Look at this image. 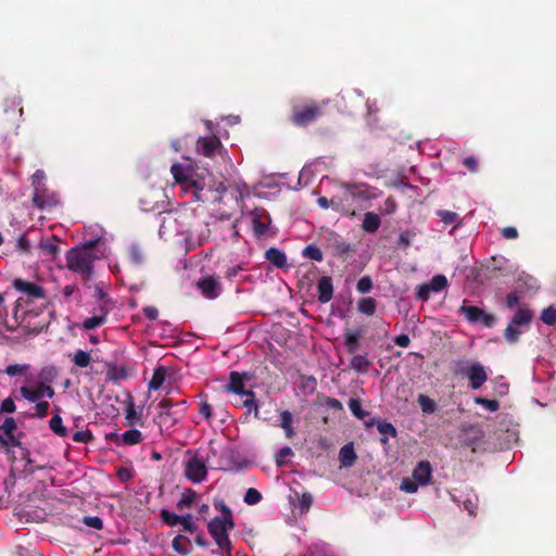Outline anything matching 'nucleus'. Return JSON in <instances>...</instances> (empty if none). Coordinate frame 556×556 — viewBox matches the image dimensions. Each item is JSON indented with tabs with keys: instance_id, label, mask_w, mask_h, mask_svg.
<instances>
[{
	"instance_id": "nucleus-1",
	"label": "nucleus",
	"mask_w": 556,
	"mask_h": 556,
	"mask_svg": "<svg viewBox=\"0 0 556 556\" xmlns=\"http://www.w3.org/2000/svg\"><path fill=\"white\" fill-rule=\"evenodd\" d=\"M100 241V238L89 240L68 250L65 256L66 267L71 271L81 275L85 280L91 279L93 275V263L99 258L93 250Z\"/></svg>"
},
{
	"instance_id": "nucleus-2",
	"label": "nucleus",
	"mask_w": 556,
	"mask_h": 556,
	"mask_svg": "<svg viewBox=\"0 0 556 556\" xmlns=\"http://www.w3.org/2000/svg\"><path fill=\"white\" fill-rule=\"evenodd\" d=\"M324 115L323 105L314 100H305L292 106L290 122L296 127H307Z\"/></svg>"
},
{
	"instance_id": "nucleus-3",
	"label": "nucleus",
	"mask_w": 556,
	"mask_h": 556,
	"mask_svg": "<svg viewBox=\"0 0 556 556\" xmlns=\"http://www.w3.org/2000/svg\"><path fill=\"white\" fill-rule=\"evenodd\" d=\"M533 319V312L526 305L519 306L504 331L505 340L510 343H517L520 339L522 327H529Z\"/></svg>"
},
{
	"instance_id": "nucleus-4",
	"label": "nucleus",
	"mask_w": 556,
	"mask_h": 556,
	"mask_svg": "<svg viewBox=\"0 0 556 556\" xmlns=\"http://www.w3.org/2000/svg\"><path fill=\"white\" fill-rule=\"evenodd\" d=\"M226 390L231 393L242 395V406L248 408V412H252L255 418H260L258 405L255 400V393L252 390H245L243 376L238 371H231L229 375V383L226 386Z\"/></svg>"
},
{
	"instance_id": "nucleus-5",
	"label": "nucleus",
	"mask_w": 556,
	"mask_h": 556,
	"mask_svg": "<svg viewBox=\"0 0 556 556\" xmlns=\"http://www.w3.org/2000/svg\"><path fill=\"white\" fill-rule=\"evenodd\" d=\"M235 527L233 520H225L214 517L207 525L208 533L222 551L231 552V543L228 532Z\"/></svg>"
},
{
	"instance_id": "nucleus-6",
	"label": "nucleus",
	"mask_w": 556,
	"mask_h": 556,
	"mask_svg": "<svg viewBox=\"0 0 556 556\" xmlns=\"http://www.w3.org/2000/svg\"><path fill=\"white\" fill-rule=\"evenodd\" d=\"M211 182L212 178L208 174L199 173L197 170L185 191L191 192L194 201L206 202L208 200L207 191L212 190Z\"/></svg>"
},
{
	"instance_id": "nucleus-7",
	"label": "nucleus",
	"mask_w": 556,
	"mask_h": 556,
	"mask_svg": "<svg viewBox=\"0 0 556 556\" xmlns=\"http://www.w3.org/2000/svg\"><path fill=\"white\" fill-rule=\"evenodd\" d=\"M459 312L466 317L468 321L475 324L480 323L485 327H492L496 320L493 314L486 313L478 306L463 304L459 308Z\"/></svg>"
},
{
	"instance_id": "nucleus-8",
	"label": "nucleus",
	"mask_w": 556,
	"mask_h": 556,
	"mask_svg": "<svg viewBox=\"0 0 556 556\" xmlns=\"http://www.w3.org/2000/svg\"><path fill=\"white\" fill-rule=\"evenodd\" d=\"M185 476L193 483L204 481L207 477V467L205 462L197 455L189 458L186 463Z\"/></svg>"
},
{
	"instance_id": "nucleus-9",
	"label": "nucleus",
	"mask_w": 556,
	"mask_h": 556,
	"mask_svg": "<svg viewBox=\"0 0 556 556\" xmlns=\"http://www.w3.org/2000/svg\"><path fill=\"white\" fill-rule=\"evenodd\" d=\"M458 372L468 378L470 387L473 390L480 389L488 380L485 368L480 363H472L466 368L462 367Z\"/></svg>"
},
{
	"instance_id": "nucleus-10",
	"label": "nucleus",
	"mask_w": 556,
	"mask_h": 556,
	"mask_svg": "<svg viewBox=\"0 0 556 556\" xmlns=\"http://www.w3.org/2000/svg\"><path fill=\"white\" fill-rule=\"evenodd\" d=\"M20 392L30 403L39 402L41 397L52 399L55 394L54 389L43 382H38L35 388L23 386Z\"/></svg>"
},
{
	"instance_id": "nucleus-11",
	"label": "nucleus",
	"mask_w": 556,
	"mask_h": 556,
	"mask_svg": "<svg viewBox=\"0 0 556 556\" xmlns=\"http://www.w3.org/2000/svg\"><path fill=\"white\" fill-rule=\"evenodd\" d=\"M250 215L254 236L256 238L265 236L268 226L271 223L268 212L263 207H256L250 213Z\"/></svg>"
},
{
	"instance_id": "nucleus-12",
	"label": "nucleus",
	"mask_w": 556,
	"mask_h": 556,
	"mask_svg": "<svg viewBox=\"0 0 556 556\" xmlns=\"http://www.w3.org/2000/svg\"><path fill=\"white\" fill-rule=\"evenodd\" d=\"M195 286L200 293L206 299L214 300L220 294V283L218 278L214 275L200 278L195 282Z\"/></svg>"
},
{
	"instance_id": "nucleus-13",
	"label": "nucleus",
	"mask_w": 556,
	"mask_h": 556,
	"mask_svg": "<svg viewBox=\"0 0 556 556\" xmlns=\"http://www.w3.org/2000/svg\"><path fill=\"white\" fill-rule=\"evenodd\" d=\"M197 172L192 165H184L180 163H174L170 166V173L176 184L180 185L184 190H187V186L192 180L193 174Z\"/></svg>"
},
{
	"instance_id": "nucleus-14",
	"label": "nucleus",
	"mask_w": 556,
	"mask_h": 556,
	"mask_svg": "<svg viewBox=\"0 0 556 556\" xmlns=\"http://www.w3.org/2000/svg\"><path fill=\"white\" fill-rule=\"evenodd\" d=\"M222 149V143L218 137H200L197 140V152L205 157H214Z\"/></svg>"
},
{
	"instance_id": "nucleus-15",
	"label": "nucleus",
	"mask_w": 556,
	"mask_h": 556,
	"mask_svg": "<svg viewBox=\"0 0 556 556\" xmlns=\"http://www.w3.org/2000/svg\"><path fill=\"white\" fill-rule=\"evenodd\" d=\"M13 287L17 291L27 294L31 299H42V298H45V290H43V288L38 286V285H36V283H33V282H29V281H26V280H23V279H15L14 282H13Z\"/></svg>"
},
{
	"instance_id": "nucleus-16",
	"label": "nucleus",
	"mask_w": 556,
	"mask_h": 556,
	"mask_svg": "<svg viewBox=\"0 0 556 556\" xmlns=\"http://www.w3.org/2000/svg\"><path fill=\"white\" fill-rule=\"evenodd\" d=\"M112 435L114 437V442L117 446H119V445H126V446L137 445V444L141 443L143 440L142 433L137 429H130V430L125 431L122 434L114 433Z\"/></svg>"
},
{
	"instance_id": "nucleus-17",
	"label": "nucleus",
	"mask_w": 556,
	"mask_h": 556,
	"mask_svg": "<svg viewBox=\"0 0 556 556\" xmlns=\"http://www.w3.org/2000/svg\"><path fill=\"white\" fill-rule=\"evenodd\" d=\"M318 301L320 303H328L333 295L332 279L329 276H323L317 282Z\"/></svg>"
},
{
	"instance_id": "nucleus-18",
	"label": "nucleus",
	"mask_w": 556,
	"mask_h": 556,
	"mask_svg": "<svg viewBox=\"0 0 556 556\" xmlns=\"http://www.w3.org/2000/svg\"><path fill=\"white\" fill-rule=\"evenodd\" d=\"M432 467L429 462L422 460L413 470V478L421 485H427L431 480Z\"/></svg>"
},
{
	"instance_id": "nucleus-19",
	"label": "nucleus",
	"mask_w": 556,
	"mask_h": 556,
	"mask_svg": "<svg viewBox=\"0 0 556 556\" xmlns=\"http://www.w3.org/2000/svg\"><path fill=\"white\" fill-rule=\"evenodd\" d=\"M185 404H186L185 401L174 404V402L170 399H163L157 405V407L160 408V414H159L156 420L160 425V428L162 429L163 425L166 424V418H168L170 416V408L174 405L184 406Z\"/></svg>"
},
{
	"instance_id": "nucleus-20",
	"label": "nucleus",
	"mask_w": 556,
	"mask_h": 556,
	"mask_svg": "<svg viewBox=\"0 0 556 556\" xmlns=\"http://www.w3.org/2000/svg\"><path fill=\"white\" fill-rule=\"evenodd\" d=\"M356 453L353 443H348L340 448L339 460L342 467H352L356 462Z\"/></svg>"
},
{
	"instance_id": "nucleus-21",
	"label": "nucleus",
	"mask_w": 556,
	"mask_h": 556,
	"mask_svg": "<svg viewBox=\"0 0 556 556\" xmlns=\"http://www.w3.org/2000/svg\"><path fill=\"white\" fill-rule=\"evenodd\" d=\"M127 255H128V262H129L130 266H132L134 268H138V267L142 266L147 261L144 251L138 244H132L128 249Z\"/></svg>"
},
{
	"instance_id": "nucleus-22",
	"label": "nucleus",
	"mask_w": 556,
	"mask_h": 556,
	"mask_svg": "<svg viewBox=\"0 0 556 556\" xmlns=\"http://www.w3.org/2000/svg\"><path fill=\"white\" fill-rule=\"evenodd\" d=\"M33 203L36 207L43 210L54 204L53 197L46 194L45 188L36 187L33 192Z\"/></svg>"
},
{
	"instance_id": "nucleus-23",
	"label": "nucleus",
	"mask_w": 556,
	"mask_h": 556,
	"mask_svg": "<svg viewBox=\"0 0 556 556\" xmlns=\"http://www.w3.org/2000/svg\"><path fill=\"white\" fill-rule=\"evenodd\" d=\"M266 260L277 268L287 267L286 254L277 248H269L265 252Z\"/></svg>"
},
{
	"instance_id": "nucleus-24",
	"label": "nucleus",
	"mask_w": 556,
	"mask_h": 556,
	"mask_svg": "<svg viewBox=\"0 0 556 556\" xmlns=\"http://www.w3.org/2000/svg\"><path fill=\"white\" fill-rule=\"evenodd\" d=\"M363 337L362 330H355V331H346L344 334V345L346 348V351L351 354H354L359 349V341Z\"/></svg>"
},
{
	"instance_id": "nucleus-25",
	"label": "nucleus",
	"mask_w": 556,
	"mask_h": 556,
	"mask_svg": "<svg viewBox=\"0 0 556 556\" xmlns=\"http://www.w3.org/2000/svg\"><path fill=\"white\" fill-rule=\"evenodd\" d=\"M125 419H126V426H128V427H134L137 425L143 426L141 413L137 412L135 403L132 402L131 399L127 402Z\"/></svg>"
},
{
	"instance_id": "nucleus-26",
	"label": "nucleus",
	"mask_w": 556,
	"mask_h": 556,
	"mask_svg": "<svg viewBox=\"0 0 556 556\" xmlns=\"http://www.w3.org/2000/svg\"><path fill=\"white\" fill-rule=\"evenodd\" d=\"M58 242L59 240L56 237H51L49 239L41 240L39 243V249L45 255L55 257L60 252Z\"/></svg>"
},
{
	"instance_id": "nucleus-27",
	"label": "nucleus",
	"mask_w": 556,
	"mask_h": 556,
	"mask_svg": "<svg viewBox=\"0 0 556 556\" xmlns=\"http://www.w3.org/2000/svg\"><path fill=\"white\" fill-rule=\"evenodd\" d=\"M21 435H23V432H20L18 435H15V432H11V434L0 433V446L7 453H9L11 447H22Z\"/></svg>"
},
{
	"instance_id": "nucleus-28",
	"label": "nucleus",
	"mask_w": 556,
	"mask_h": 556,
	"mask_svg": "<svg viewBox=\"0 0 556 556\" xmlns=\"http://www.w3.org/2000/svg\"><path fill=\"white\" fill-rule=\"evenodd\" d=\"M377 430L379 431L380 434H382V438L380 439V442L382 444L388 443V435L392 438H395L397 435L395 427L391 422H388L386 420L380 419L377 421Z\"/></svg>"
},
{
	"instance_id": "nucleus-29",
	"label": "nucleus",
	"mask_w": 556,
	"mask_h": 556,
	"mask_svg": "<svg viewBox=\"0 0 556 556\" xmlns=\"http://www.w3.org/2000/svg\"><path fill=\"white\" fill-rule=\"evenodd\" d=\"M371 363L367 358V354L354 355L351 359L350 367L356 372H367Z\"/></svg>"
},
{
	"instance_id": "nucleus-30",
	"label": "nucleus",
	"mask_w": 556,
	"mask_h": 556,
	"mask_svg": "<svg viewBox=\"0 0 556 556\" xmlns=\"http://www.w3.org/2000/svg\"><path fill=\"white\" fill-rule=\"evenodd\" d=\"M293 424V416L289 410L280 413V427L283 429L286 438L292 439L295 435Z\"/></svg>"
},
{
	"instance_id": "nucleus-31",
	"label": "nucleus",
	"mask_w": 556,
	"mask_h": 556,
	"mask_svg": "<svg viewBox=\"0 0 556 556\" xmlns=\"http://www.w3.org/2000/svg\"><path fill=\"white\" fill-rule=\"evenodd\" d=\"M106 377L110 381L117 382L128 377V370L125 366H116L114 364H106Z\"/></svg>"
},
{
	"instance_id": "nucleus-32",
	"label": "nucleus",
	"mask_w": 556,
	"mask_h": 556,
	"mask_svg": "<svg viewBox=\"0 0 556 556\" xmlns=\"http://www.w3.org/2000/svg\"><path fill=\"white\" fill-rule=\"evenodd\" d=\"M56 414L50 419L49 427L50 429L60 438H65L68 434L66 427L63 426L62 418L59 415L60 408H55Z\"/></svg>"
},
{
	"instance_id": "nucleus-33",
	"label": "nucleus",
	"mask_w": 556,
	"mask_h": 556,
	"mask_svg": "<svg viewBox=\"0 0 556 556\" xmlns=\"http://www.w3.org/2000/svg\"><path fill=\"white\" fill-rule=\"evenodd\" d=\"M377 301L374 298H362L357 302V311L367 316H372L376 313Z\"/></svg>"
},
{
	"instance_id": "nucleus-34",
	"label": "nucleus",
	"mask_w": 556,
	"mask_h": 556,
	"mask_svg": "<svg viewBox=\"0 0 556 556\" xmlns=\"http://www.w3.org/2000/svg\"><path fill=\"white\" fill-rule=\"evenodd\" d=\"M380 224L381 220L377 214L372 212H367L364 216L362 227L367 232H375L380 227Z\"/></svg>"
},
{
	"instance_id": "nucleus-35",
	"label": "nucleus",
	"mask_w": 556,
	"mask_h": 556,
	"mask_svg": "<svg viewBox=\"0 0 556 556\" xmlns=\"http://www.w3.org/2000/svg\"><path fill=\"white\" fill-rule=\"evenodd\" d=\"M188 544H190V540L180 534L175 536L172 541L173 549L182 556H187L191 553Z\"/></svg>"
},
{
	"instance_id": "nucleus-36",
	"label": "nucleus",
	"mask_w": 556,
	"mask_h": 556,
	"mask_svg": "<svg viewBox=\"0 0 556 556\" xmlns=\"http://www.w3.org/2000/svg\"><path fill=\"white\" fill-rule=\"evenodd\" d=\"M166 368L164 366H159L154 369L151 380L149 381L150 390H159L165 381L166 378Z\"/></svg>"
},
{
	"instance_id": "nucleus-37",
	"label": "nucleus",
	"mask_w": 556,
	"mask_h": 556,
	"mask_svg": "<svg viewBox=\"0 0 556 556\" xmlns=\"http://www.w3.org/2000/svg\"><path fill=\"white\" fill-rule=\"evenodd\" d=\"M198 494L194 490H187L182 493L180 500L177 503V508L182 510L184 508H189L195 502Z\"/></svg>"
},
{
	"instance_id": "nucleus-38",
	"label": "nucleus",
	"mask_w": 556,
	"mask_h": 556,
	"mask_svg": "<svg viewBox=\"0 0 556 556\" xmlns=\"http://www.w3.org/2000/svg\"><path fill=\"white\" fill-rule=\"evenodd\" d=\"M349 408L357 419L364 420L367 416H369V413L362 408V404L358 399H350Z\"/></svg>"
},
{
	"instance_id": "nucleus-39",
	"label": "nucleus",
	"mask_w": 556,
	"mask_h": 556,
	"mask_svg": "<svg viewBox=\"0 0 556 556\" xmlns=\"http://www.w3.org/2000/svg\"><path fill=\"white\" fill-rule=\"evenodd\" d=\"M428 286L431 292H441L443 289L447 287V278L441 274L435 275L430 280V282H428Z\"/></svg>"
},
{
	"instance_id": "nucleus-40",
	"label": "nucleus",
	"mask_w": 556,
	"mask_h": 556,
	"mask_svg": "<svg viewBox=\"0 0 556 556\" xmlns=\"http://www.w3.org/2000/svg\"><path fill=\"white\" fill-rule=\"evenodd\" d=\"M29 367L28 364H12L5 367L4 372L10 377L24 376Z\"/></svg>"
},
{
	"instance_id": "nucleus-41",
	"label": "nucleus",
	"mask_w": 556,
	"mask_h": 556,
	"mask_svg": "<svg viewBox=\"0 0 556 556\" xmlns=\"http://www.w3.org/2000/svg\"><path fill=\"white\" fill-rule=\"evenodd\" d=\"M332 248L338 256L346 255L352 251L351 244L341 240L339 237L333 239Z\"/></svg>"
},
{
	"instance_id": "nucleus-42",
	"label": "nucleus",
	"mask_w": 556,
	"mask_h": 556,
	"mask_svg": "<svg viewBox=\"0 0 556 556\" xmlns=\"http://www.w3.org/2000/svg\"><path fill=\"white\" fill-rule=\"evenodd\" d=\"M73 362L76 366L86 368L91 362V356L89 353L78 350L73 356Z\"/></svg>"
},
{
	"instance_id": "nucleus-43",
	"label": "nucleus",
	"mask_w": 556,
	"mask_h": 556,
	"mask_svg": "<svg viewBox=\"0 0 556 556\" xmlns=\"http://www.w3.org/2000/svg\"><path fill=\"white\" fill-rule=\"evenodd\" d=\"M418 403L424 413L432 414L437 409L435 402L427 395L420 394L418 396Z\"/></svg>"
},
{
	"instance_id": "nucleus-44",
	"label": "nucleus",
	"mask_w": 556,
	"mask_h": 556,
	"mask_svg": "<svg viewBox=\"0 0 556 556\" xmlns=\"http://www.w3.org/2000/svg\"><path fill=\"white\" fill-rule=\"evenodd\" d=\"M105 321H106L105 315L92 316V317L84 320L83 328L85 330H91V329L102 326L103 324H105Z\"/></svg>"
},
{
	"instance_id": "nucleus-45",
	"label": "nucleus",
	"mask_w": 556,
	"mask_h": 556,
	"mask_svg": "<svg viewBox=\"0 0 556 556\" xmlns=\"http://www.w3.org/2000/svg\"><path fill=\"white\" fill-rule=\"evenodd\" d=\"M303 256H305L307 258H311V260H314V261H317V262H321L323 261V252H321V250L319 248L313 245V244H309V245L304 248Z\"/></svg>"
},
{
	"instance_id": "nucleus-46",
	"label": "nucleus",
	"mask_w": 556,
	"mask_h": 556,
	"mask_svg": "<svg viewBox=\"0 0 556 556\" xmlns=\"http://www.w3.org/2000/svg\"><path fill=\"white\" fill-rule=\"evenodd\" d=\"M160 516H161V519L163 520V522H165L166 525H168L170 527L179 525V522L182 519L181 516H178V515L170 513L169 510H166V509L161 510Z\"/></svg>"
},
{
	"instance_id": "nucleus-47",
	"label": "nucleus",
	"mask_w": 556,
	"mask_h": 556,
	"mask_svg": "<svg viewBox=\"0 0 556 556\" xmlns=\"http://www.w3.org/2000/svg\"><path fill=\"white\" fill-rule=\"evenodd\" d=\"M541 320L548 326L556 324V309L553 306H548L542 311Z\"/></svg>"
},
{
	"instance_id": "nucleus-48",
	"label": "nucleus",
	"mask_w": 556,
	"mask_h": 556,
	"mask_svg": "<svg viewBox=\"0 0 556 556\" xmlns=\"http://www.w3.org/2000/svg\"><path fill=\"white\" fill-rule=\"evenodd\" d=\"M93 440H94V437H93L92 432L88 429L76 431L73 434V441H75L77 443L88 444V443H91Z\"/></svg>"
},
{
	"instance_id": "nucleus-49",
	"label": "nucleus",
	"mask_w": 556,
	"mask_h": 556,
	"mask_svg": "<svg viewBox=\"0 0 556 556\" xmlns=\"http://www.w3.org/2000/svg\"><path fill=\"white\" fill-rule=\"evenodd\" d=\"M243 501L248 505H256L262 501V494L256 489L250 488L245 492Z\"/></svg>"
},
{
	"instance_id": "nucleus-50",
	"label": "nucleus",
	"mask_w": 556,
	"mask_h": 556,
	"mask_svg": "<svg viewBox=\"0 0 556 556\" xmlns=\"http://www.w3.org/2000/svg\"><path fill=\"white\" fill-rule=\"evenodd\" d=\"M372 289V279L370 276L368 275H365L363 276L358 281H357V285H356V290L362 293V294H365V293H368L370 292V290Z\"/></svg>"
},
{
	"instance_id": "nucleus-51",
	"label": "nucleus",
	"mask_w": 556,
	"mask_h": 556,
	"mask_svg": "<svg viewBox=\"0 0 556 556\" xmlns=\"http://www.w3.org/2000/svg\"><path fill=\"white\" fill-rule=\"evenodd\" d=\"M475 403L485 407L490 412H496L500 408V404L496 400H489L485 397L477 396Z\"/></svg>"
},
{
	"instance_id": "nucleus-52",
	"label": "nucleus",
	"mask_w": 556,
	"mask_h": 556,
	"mask_svg": "<svg viewBox=\"0 0 556 556\" xmlns=\"http://www.w3.org/2000/svg\"><path fill=\"white\" fill-rule=\"evenodd\" d=\"M438 216L441 218V222H443L445 225H451L459 219L457 213L446 210L438 211Z\"/></svg>"
},
{
	"instance_id": "nucleus-53",
	"label": "nucleus",
	"mask_w": 556,
	"mask_h": 556,
	"mask_svg": "<svg viewBox=\"0 0 556 556\" xmlns=\"http://www.w3.org/2000/svg\"><path fill=\"white\" fill-rule=\"evenodd\" d=\"M17 429V422L13 417H7L2 425H0V433L11 434Z\"/></svg>"
},
{
	"instance_id": "nucleus-54",
	"label": "nucleus",
	"mask_w": 556,
	"mask_h": 556,
	"mask_svg": "<svg viewBox=\"0 0 556 556\" xmlns=\"http://www.w3.org/2000/svg\"><path fill=\"white\" fill-rule=\"evenodd\" d=\"M214 507L216 510H219L223 514V517H220L222 519L233 520L231 509L226 505V503L223 500L215 501Z\"/></svg>"
},
{
	"instance_id": "nucleus-55",
	"label": "nucleus",
	"mask_w": 556,
	"mask_h": 556,
	"mask_svg": "<svg viewBox=\"0 0 556 556\" xmlns=\"http://www.w3.org/2000/svg\"><path fill=\"white\" fill-rule=\"evenodd\" d=\"M312 504H313V496H312L311 493L304 492L299 497V508H300L301 513L308 511L311 506H312Z\"/></svg>"
},
{
	"instance_id": "nucleus-56",
	"label": "nucleus",
	"mask_w": 556,
	"mask_h": 556,
	"mask_svg": "<svg viewBox=\"0 0 556 556\" xmlns=\"http://www.w3.org/2000/svg\"><path fill=\"white\" fill-rule=\"evenodd\" d=\"M418 482L413 478H403L401 481V490L406 493H415L418 490Z\"/></svg>"
},
{
	"instance_id": "nucleus-57",
	"label": "nucleus",
	"mask_w": 556,
	"mask_h": 556,
	"mask_svg": "<svg viewBox=\"0 0 556 556\" xmlns=\"http://www.w3.org/2000/svg\"><path fill=\"white\" fill-rule=\"evenodd\" d=\"M416 236L415 231L406 230L399 236L397 245L399 248L406 249L410 245V240Z\"/></svg>"
},
{
	"instance_id": "nucleus-58",
	"label": "nucleus",
	"mask_w": 556,
	"mask_h": 556,
	"mask_svg": "<svg viewBox=\"0 0 556 556\" xmlns=\"http://www.w3.org/2000/svg\"><path fill=\"white\" fill-rule=\"evenodd\" d=\"M293 456V451L290 446L281 447L276 454V464L277 466H283L286 464V458Z\"/></svg>"
},
{
	"instance_id": "nucleus-59",
	"label": "nucleus",
	"mask_w": 556,
	"mask_h": 556,
	"mask_svg": "<svg viewBox=\"0 0 556 556\" xmlns=\"http://www.w3.org/2000/svg\"><path fill=\"white\" fill-rule=\"evenodd\" d=\"M16 410V405L12 396L5 397L0 405V415L1 414H12Z\"/></svg>"
},
{
	"instance_id": "nucleus-60",
	"label": "nucleus",
	"mask_w": 556,
	"mask_h": 556,
	"mask_svg": "<svg viewBox=\"0 0 556 556\" xmlns=\"http://www.w3.org/2000/svg\"><path fill=\"white\" fill-rule=\"evenodd\" d=\"M50 404L47 401L36 402L35 410L36 413L31 415V417L45 418L48 416Z\"/></svg>"
},
{
	"instance_id": "nucleus-61",
	"label": "nucleus",
	"mask_w": 556,
	"mask_h": 556,
	"mask_svg": "<svg viewBox=\"0 0 556 556\" xmlns=\"http://www.w3.org/2000/svg\"><path fill=\"white\" fill-rule=\"evenodd\" d=\"M83 522L90 527V528H93L96 530H101L103 529V521L100 517L98 516H87V517H84V520Z\"/></svg>"
},
{
	"instance_id": "nucleus-62",
	"label": "nucleus",
	"mask_w": 556,
	"mask_h": 556,
	"mask_svg": "<svg viewBox=\"0 0 556 556\" xmlns=\"http://www.w3.org/2000/svg\"><path fill=\"white\" fill-rule=\"evenodd\" d=\"M181 521L179 525L182 526L184 530L189 533H194L197 531V526L192 521V515L187 514L185 516H181Z\"/></svg>"
},
{
	"instance_id": "nucleus-63",
	"label": "nucleus",
	"mask_w": 556,
	"mask_h": 556,
	"mask_svg": "<svg viewBox=\"0 0 556 556\" xmlns=\"http://www.w3.org/2000/svg\"><path fill=\"white\" fill-rule=\"evenodd\" d=\"M199 413L206 419V420H211L212 416H213V407L212 405L206 401V400H202L200 402V408H199Z\"/></svg>"
},
{
	"instance_id": "nucleus-64",
	"label": "nucleus",
	"mask_w": 556,
	"mask_h": 556,
	"mask_svg": "<svg viewBox=\"0 0 556 556\" xmlns=\"http://www.w3.org/2000/svg\"><path fill=\"white\" fill-rule=\"evenodd\" d=\"M431 290L428 283L420 285L416 288V298L426 302L430 298Z\"/></svg>"
}]
</instances>
